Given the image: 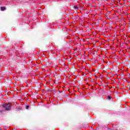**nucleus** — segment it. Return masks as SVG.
I'll use <instances>...</instances> for the list:
<instances>
[{"label":"nucleus","mask_w":130,"mask_h":130,"mask_svg":"<svg viewBox=\"0 0 130 130\" xmlns=\"http://www.w3.org/2000/svg\"><path fill=\"white\" fill-rule=\"evenodd\" d=\"M3 107H4L7 111H10L12 108V105L10 103L4 104L3 105Z\"/></svg>","instance_id":"obj_1"},{"label":"nucleus","mask_w":130,"mask_h":130,"mask_svg":"<svg viewBox=\"0 0 130 130\" xmlns=\"http://www.w3.org/2000/svg\"><path fill=\"white\" fill-rule=\"evenodd\" d=\"M59 93H62V95H64V94H66V91H63L60 92V91L58 90Z\"/></svg>","instance_id":"obj_2"},{"label":"nucleus","mask_w":130,"mask_h":130,"mask_svg":"<svg viewBox=\"0 0 130 130\" xmlns=\"http://www.w3.org/2000/svg\"><path fill=\"white\" fill-rule=\"evenodd\" d=\"M74 9L75 10H78L79 9V7L77 6H74Z\"/></svg>","instance_id":"obj_3"},{"label":"nucleus","mask_w":130,"mask_h":130,"mask_svg":"<svg viewBox=\"0 0 130 130\" xmlns=\"http://www.w3.org/2000/svg\"><path fill=\"white\" fill-rule=\"evenodd\" d=\"M1 11H5V10H6L5 7H1Z\"/></svg>","instance_id":"obj_4"},{"label":"nucleus","mask_w":130,"mask_h":130,"mask_svg":"<svg viewBox=\"0 0 130 130\" xmlns=\"http://www.w3.org/2000/svg\"><path fill=\"white\" fill-rule=\"evenodd\" d=\"M28 108H29V106H26V109H28Z\"/></svg>","instance_id":"obj_5"},{"label":"nucleus","mask_w":130,"mask_h":130,"mask_svg":"<svg viewBox=\"0 0 130 130\" xmlns=\"http://www.w3.org/2000/svg\"><path fill=\"white\" fill-rule=\"evenodd\" d=\"M108 99H111V96H108Z\"/></svg>","instance_id":"obj_6"}]
</instances>
